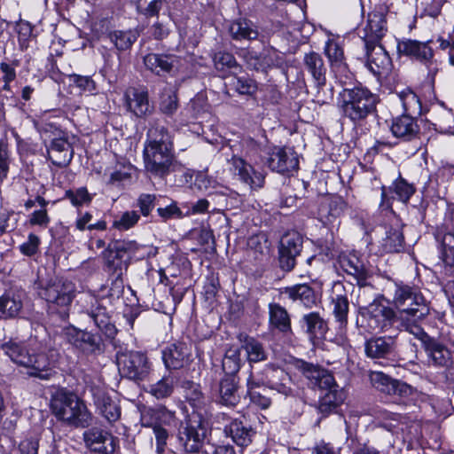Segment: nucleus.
Returning <instances> with one entry per match:
<instances>
[{
	"label": "nucleus",
	"instance_id": "nucleus-36",
	"mask_svg": "<svg viewBox=\"0 0 454 454\" xmlns=\"http://www.w3.org/2000/svg\"><path fill=\"white\" fill-rule=\"evenodd\" d=\"M375 419L379 427L385 428L392 434H398L404 430L399 414L386 410H379L375 413Z\"/></svg>",
	"mask_w": 454,
	"mask_h": 454
},
{
	"label": "nucleus",
	"instance_id": "nucleus-49",
	"mask_svg": "<svg viewBox=\"0 0 454 454\" xmlns=\"http://www.w3.org/2000/svg\"><path fill=\"white\" fill-rule=\"evenodd\" d=\"M439 253L446 266L454 267V233L446 232L442 235Z\"/></svg>",
	"mask_w": 454,
	"mask_h": 454
},
{
	"label": "nucleus",
	"instance_id": "nucleus-21",
	"mask_svg": "<svg viewBox=\"0 0 454 454\" xmlns=\"http://www.w3.org/2000/svg\"><path fill=\"white\" fill-rule=\"evenodd\" d=\"M247 66L257 71H266L268 68L278 66L282 59L275 49H264L262 52L257 54L253 51H248L244 55Z\"/></svg>",
	"mask_w": 454,
	"mask_h": 454
},
{
	"label": "nucleus",
	"instance_id": "nucleus-7",
	"mask_svg": "<svg viewBox=\"0 0 454 454\" xmlns=\"http://www.w3.org/2000/svg\"><path fill=\"white\" fill-rule=\"evenodd\" d=\"M74 292L75 286L73 282L62 278H55L40 286L38 295L52 309H59L61 317H67Z\"/></svg>",
	"mask_w": 454,
	"mask_h": 454
},
{
	"label": "nucleus",
	"instance_id": "nucleus-16",
	"mask_svg": "<svg viewBox=\"0 0 454 454\" xmlns=\"http://www.w3.org/2000/svg\"><path fill=\"white\" fill-rule=\"evenodd\" d=\"M83 438L88 448L102 454L114 453L117 444V440L111 434L96 427L85 431Z\"/></svg>",
	"mask_w": 454,
	"mask_h": 454
},
{
	"label": "nucleus",
	"instance_id": "nucleus-58",
	"mask_svg": "<svg viewBox=\"0 0 454 454\" xmlns=\"http://www.w3.org/2000/svg\"><path fill=\"white\" fill-rule=\"evenodd\" d=\"M234 75L233 85L236 90L242 95H252L257 90L256 82L247 76H237Z\"/></svg>",
	"mask_w": 454,
	"mask_h": 454
},
{
	"label": "nucleus",
	"instance_id": "nucleus-47",
	"mask_svg": "<svg viewBox=\"0 0 454 454\" xmlns=\"http://www.w3.org/2000/svg\"><path fill=\"white\" fill-rule=\"evenodd\" d=\"M240 350L237 347L229 348L223 359V370L225 375L235 376L240 369Z\"/></svg>",
	"mask_w": 454,
	"mask_h": 454
},
{
	"label": "nucleus",
	"instance_id": "nucleus-24",
	"mask_svg": "<svg viewBox=\"0 0 454 454\" xmlns=\"http://www.w3.org/2000/svg\"><path fill=\"white\" fill-rule=\"evenodd\" d=\"M331 300L335 320L339 323L340 328H343L348 323L349 302L341 283H335L333 285Z\"/></svg>",
	"mask_w": 454,
	"mask_h": 454
},
{
	"label": "nucleus",
	"instance_id": "nucleus-3",
	"mask_svg": "<svg viewBox=\"0 0 454 454\" xmlns=\"http://www.w3.org/2000/svg\"><path fill=\"white\" fill-rule=\"evenodd\" d=\"M377 100V96L364 87L345 88L339 93L338 107L342 116L356 123L375 110Z\"/></svg>",
	"mask_w": 454,
	"mask_h": 454
},
{
	"label": "nucleus",
	"instance_id": "nucleus-26",
	"mask_svg": "<svg viewBox=\"0 0 454 454\" xmlns=\"http://www.w3.org/2000/svg\"><path fill=\"white\" fill-rule=\"evenodd\" d=\"M367 66L372 74L382 75L391 70L392 62L386 50L381 45H375L367 51Z\"/></svg>",
	"mask_w": 454,
	"mask_h": 454
},
{
	"label": "nucleus",
	"instance_id": "nucleus-2",
	"mask_svg": "<svg viewBox=\"0 0 454 454\" xmlns=\"http://www.w3.org/2000/svg\"><path fill=\"white\" fill-rule=\"evenodd\" d=\"M293 365L302 373L312 387H317L325 393L320 396L318 411L324 416L333 412L345 400V393L335 382L333 376L313 364L294 359Z\"/></svg>",
	"mask_w": 454,
	"mask_h": 454
},
{
	"label": "nucleus",
	"instance_id": "nucleus-64",
	"mask_svg": "<svg viewBox=\"0 0 454 454\" xmlns=\"http://www.w3.org/2000/svg\"><path fill=\"white\" fill-rule=\"evenodd\" d=\"M145 427H151L153 431V434L156 440V451L160 454L163 453L167 445V440L168 438V430L161 426H145Z\"/></svg>",
	"mask_w": 454,
	"mask_h": 454
},
{
	"label": "nucleus",
	"instance_id": "nucleus-10",
	"mask_svg": "<svg viewBox=\"0 0 454 454\" xmlns=\"http://www.w3.org/2000/svg\"><path fill=\"white\" fill-rule=\"evenodd\" d=\"M368 326L375 332H387L398 328L399 321L393 309L383 299H375L367 307Z\"/></svg>",
	"mask_w": 454,
	"mask_h": 454
},
{
	"label": "nucleus",
	"instance_id": "nucleus-44",
	"mask_svg": "<svg viewBox=\"0 0 454 454\" xmlns=\"http://www.w3.org/2000/svg\"><path fill=\"white\" fill-rule=\"evenodd\" d=\"M240 341L242 342L241 348L246 351L249 363H257L266 359L265 350L258 340L249 336L243 338L240 336Z\"/></svg>",
	"mask_w": 454,
	"mask_h": 454
},
{
	"label": "nucleus",
	"instance_id": "nucleus-40",
	"mask_svg": "<svg viewBox=\"0 0 454 454\" xmlns=\"http://www.w3.org/2000/svg\"><path fill=\"white\" fill-rule=\"evenodd\" d=\"M285 294L294 301H300L305 307H311L316 302V296L313 289L306 285H295L285 289Z\"/></svg>",
	"mask_w": 454,
	"mask_h": 454
},
{
	"label": "nucleus",
	"instance_id": "nucleus-55",
	"mask_svg": "<svg viewBox=\"0 0 454 454\" xmlns=\"http://www.w3.org/2000/svg\"><path fill=\"white\" fill-rule=\"evenodd\" d=\"M139 218L140 215L137 212L126 211L114 221L113 227L121 231H128L137 223Z\"/></svg>",
	"mask_w": 454,
	"mask_h": 454
},
{
	"label": "nucleus",
	"instance_id": "nucleus-51",
	"mask_svg": "<svg viewBox=\"0 0 454 454\" xmlns=\"http://www.w3.org/2000/svg\"><path fill=\"white\" fill-rule=\"evenodd\" d=\"M194 185L200 191L209 193L217 192L223 188L221 183L215 177L208 176L204 172L197 173L195 176Z\"/></svg>",
	"mask_w": 454,
	"mask_h": 454
},
{
	"label": "nucleus",
	"instance_id": "nucleus-62",
	"mask_svg": "<svg viewBox=\"0 0 454 454\" xmlns=\"http://www.w3.org/2000/svg\"><path fill=\"white\" fill-rule=\"evenodd\" d=\"M184 387H186L185 397L188 402L195 408L202 403L203 395L200 389V386L193 382H186Z\"/></svg>",
	"mask_w": 454,
	"mask_h": 454
},
{
	"label": "nucleus",
	"instance_id": "nucleus-38",
	"mask_svg": "<svg viewBox=\"0 0 454 454\" xmlns=\"http://www.w3.org/2000/svg\"><path fill=\"white\" fill-rule=\"evenodd\" d=\"M430 362L436 366H447L451 360L450 351L442 343L430 340L426 347Z\"/></svg>",
	"mask_w": 454,
	"mask_h": 454
},
{
	"label": "nucleus",
	"instance_id": "nucleus-60",
	"mask_svg": "<svg viewBox=\"0 0 454 454\" xmlns=\"http://www.w3.org/2000/svg\"><path fill=\"white\" fill-rule=\"evenodd\" d=\"M303 320L307 325V332L311 335L321 334L324 333L325 325L324 320L317 313L305 315Z\"/></svg>",
	"mask_w": 454,
	"mask_h": 454
},
{
	"label": "nucleus",
	"instance_id": "nucleus-25",
	"mask_svg": "<svg viewBox=\"0 0 454 454\" xmlns=\"http://www.w3.org/2000/svg\"><path fill=\"white\" fill-rule=\"evenodd\" d=\"M416 117L410 114H403L395 118L391 125L392 134L403 141H411L415 138L419 131Z\"/></svg>",
	"mask_w": 454,
	"mask_h": 454
},
{
	"label": "nucleus",
	"instance_id": "nucleus-37",
	"mask_svg": "<svg viewBox=\"0 0 454 454\" xmlns=\"http://www.w3.org/2000/svg\"><path fill=\"white\" fill-rule=\"evenodd\" d=\"M220 402L226 406H234L239 400L236 377L225 375L219 385Z\"/></svg>",
	"mask_w": 454,
	"mask_h": 454
},
{
	"label": "nucleus",
	"instance_id": "nucleus-35",
	"mask_svg": "<svg viewBox=\"0 0 454 454\" xmlns=\"http://www.w3.org/2000/svg\"><path fill=\"white\" fill-rule=\"evenodd\" d=\"M270 324L283 333H291L290 317L285 308L278 303L269 305Z\"/></svg>",
	"mask_w": 454,
	"mask_h": 454
},
{
	"label": "nucleus",
	"instance_id": "nucleus-6",
	"mask_svg": "<svg viewBox=\"0 0 454 454\" xmlns=\"http://www.w3.org/2000/svg\"><path fill=\"white\" fill-rule=\"evenodd\" d=\"M393 302L400 311V317L411 316L421 320L429 313V308L419 288L402 281L394 283Z\"/></svg>",
	"mask_w": 454,
	"mask_h": 454
},
{
	"label": "nucleus",
	"instance_id": "nucleus-61",
	"mask_svg": "<svg viewBox=\"0 0 454 454\" xmlns=\"http://www.w3.org/2000/svg\"><path fill=\"white\" fill-rule=\"evenodd\" d=\"M267 383L270 384L272 388H275L278 392L285 395L286 396L292 395L293 390L290 387H287L284 383H277L273 381L274 377H280L284 375V371L281 369L267 368Z\"/></svg>",
	"mask_w": 454,
	"mask_h": 454
},
{
	"label": "nucleus",
	"instance_id": "nucleus-50",
	"mask_svg": "<svg viewBox=\"0 0 454 454\" xmlns=\"http://www.w3.org/2000/svg\"><path fill=\"white\" fill-rule=\"evenodd\" d=\"M178 107V100L176 90L166 86L160 95V109L167 115H172Z\"/></svg>",
	"mask_w": 454,
	"mask_h": 454
},
{
	"label": "nucleus",
	"instance_id": "nucleus-45",
	"mask_svg": "<svg viewBox=\"0 0 454 454\" xmlns=\"http://www.w3.org/2000/svg\"><path fill=\"white\" fill-rule=\"evenodd\" d=\"M213 60L215 67L220 72H228L231 74L236 75L242 69L234 56L229 52L219 51L215 54Z\"/></svg>",
	"mask_w": 454,
	"mask_h": 454
},
{
	"label": "nucleus",
	"instance_id": "nucleus-41",
	"mask_svg": "<svg viewBox=\"0 0 454 454\" xmlns=\"http://www.w3.org/2000/svg\"><path fill=\"white\" fill-rule=\"evenodd\" d=\"M90 317L93 320L95 325L102 331L106 336L114 337L116 333L115 326L111 324L106 309L99 305L92 307L89 312Z\"/></svg>",
	"mask_w": 454,
	"mask_h": 454
},
{
	"label": "nucleus",
	"instance_id": "nucleus-19",
	"mask_svg": "<svg viewBox=\"0 0 454 454\" xmlns=\"http://www.w3.org/2000/svg\"><path fill=\"white\" fill-rule=\"evenodd\" d=\"M339 40V36L330 35L325 42L324 51L329 59L332 71L335 75L347 76L348 66L345 62L344 51Z\"/></svg>",
	"mask_w": 454,
	"mask_h": 454
},
{
	"label": "nucleus",
	"instance_id": "nucleus-23",
	"mask_svg": "<svg viewBox=\"0 0 454 454\" xmlns=\"http://www.w3.org/2000/svg\"><path fill=\"white\" fill-rule=\"evenodd\" d=\"M144 64L147 69L160 75L177 69L180 58L173 54L150 53L144 57Z\"/></svg>",
	"mask_w": 454,
	"mask_h": 454
},
{
	"label": "nucleus",
	"instance_id": "nucleus-28",
	"mask_svg": "<svg viewBox=\"0 0 454 454\" xmlns=\"http://www.w3.org/2000/svg\"><path fill=\"white\" fill-rule=\"evenodd\" d=\"M47 152L52 164L59 167L68 165L73 159V149L64 138L53 139Z\"/></svg>",
	"mask_w": 454,
	"mask_h": 454
},
{
	"label": "nucleus",
	"instance_id": "nucleus-54",
	"mask_svg": "<svg viewBox=\"0 0 454 454\" xmlns=\"http://www.w3.org/2000/svg\"><path fill=\"white\" fill-rule=\"evenodd\" d=\"M65 196L74 207L89 205L93 200V195L90 194L85 187L67 190L66 191Z\"/></svg>",
	"mask_w": 454,
	"mask_h": 454
},
{
	"label": "nucleus",
	"instance_id": "nucleus-1",
	"mask_svg": "<svg viewBox=\"0 0 454 454\" xmlns=\"http://www.w3.org/2000/svg\"><path fill=\"white\" fill-rule=\"evenodd\" d=\"M143 156L146 171L154 176L164 177L176 169L172 137L165 127L155 125L148 129Z\"/></svg>",
	"mask_w": 454,
	"mask_h": 454
},
{
	"label": "nucleus",
	"instance_id": "nucleus-34",
	"mask_svg": "<svg viewBox=\"0 0 454 454\" xmlns=\"http://www.w3.org/2000/svg\"><path fill=\"white\" fill-rule=\"evenodd\" d=\"M403 114L419 116L422 114V103L419 97L410 88L397 93Z\"/></svg>",
	"mask_w": 454,
	"mask_h": 454
},
{
	"label": "nucleus",
	"instance_id": "nucleus-11",
	"mask_svg": "<svg viewBox=\"0 0 454 454\" xmlns=\"http://www.w3.org/2000/svg\"><path fill=\"white\" fill-rule=\"evenodd\" d=\"M65 336L74 348L84 355H97L103 352V342L98 334L69 326L65 329Z\"/></svg>",
	"mask_w": 454,
	"mask_h": 454
},
{
	"label": "nucleus",
	"instance_id": "nucleus-4",
	"mask_svg": "<svg viewBox=\"0 0 454 454\" xmlns=\"http://www.w3.org/2000/svg\"><path fill=\"white\" fill-rule=\"evenodd\" d=\"M4 354L15 364L27 369V374L41 380H49L54 373V354H30L23 346L11 342L2 346Z\"/></svg>",
	"mask_w": 454,
	"mask_h": 454
},
{
	"label": "nucleus",
	"instance_id": "nucleus-56",
	"mask_svg": "<svg viewBox=\"0 0 454 454\" xmlns=\"http://www.w3.org/2000/svg\"><path fill=\"white\" fill-rule=\"evenodd\" d=\"M207 105L203 97H196L188 104L185 110L182 113L185 117L197 119L202 113L206 112Z\"/></svg>",
	"mask_w": 454,
	"mask_h": 454
},
{
	"label": "nucleus",
	"instance_id": "nucleus-52",
	"mask_svg": "<svg viewBox=\"0 0 454 454\" xmlns=\"http://www.w3.org/2000/svg\"><path fill=\"white\" fill-rule=\"evenodd\" d=\"M389 190L393 191V199H396L403 203H406L415 192L413 185L403 178L394 182Z\"/></svg>",
	"mask_w": 454,
	"mask_h": 454
},
{
	"label": "nucleus",
	"instance_id": "nucleus-63",
	"mask_svg": "<svg viewBox=\"0 0 454 454\" xmlns=\"http://www.w3.org/2000/svg\"><path fill=\"white\" fill-rule=\"evenodd\" d=\"M51 222L50 216L46 208H40L32 212L28 218V224L30 226H38L41 229L48 227Z\"/></svg>",
	"mask_w": 454,
	"mask_h": 454
},
{
	"label": "nucleus",
	"instance_id": "nucleus-18",
	"mask_svg": "<svg viewBox=\"0 0 454 454\" xmlns=\"http://www.w3.org/2000/svg\"><path fill=\"white\" fill-rule=\"evenodd\" d=\"M128 110L137 117H144L152 114L153 106L150 105L148 92L142 88H129L124 94Z\"/></svg>",
	"mask_w": 454,
	"mask_h": 454
},
{
	"label": "nucleus",
	"instance_id": "nucleus-8",
	"mask_svg": "<svg viewBox=\"0 0 454 454\" xmlns=\"http://www.w3.org/2000/svg\"><path fill=\"white\" fill-rule=\"evenodd\" d=\"M210 428L200 414H192L178 429V441L185 451L197 453L207 439Z\"/></svg>",
	"mask_w": 454,
	"mask_h": 454
},
{
	"label": "nucleus",
	"instance_id": "nucleus-22",
	"mask_svg": "<svg viewBox=\"0 0 454 454\" xmlns=\"http://www.w3.org/2000/svg\"><path fill=\"white\" fill-rule=\"evenodd\" d=\"M364 349L366 356L370 358H387L395 353V337L392 335L372 337L366 340Z\"/></svg>",
	"mask_w": 454,
	"mask_h": 454
},
{
	"label": "nucleus",
	"instance_id": "nucleus-31",
	"mask_svg": "<svg viewBox=\"0 0 454 454\" xmlns=\"http://www.w3.org/2000/svg\"><path fill=\"white\" fill-rule=\"evenodd\" d=\"M24 292L17 287L11 288L2 295V317H14L22 308Z\"/></svg>",
	"mask_w": 454,
	"mask_h": 454
},
{
	"label": "nucleus",
	"instance_id": "nucleus-29",
	"mask_svg": "<svg viewBox=\"0 0 454 454\" xmlns=\"http://www.w3.org/2000/svg\"><path fill=\"white\" fill-rule=\"evenodd\" d=\"M142 426H171L176 424L175 413L166 408H148L141 413Z\"/></svg>",
	"mask_w": 454,
	"mask_h": 454
},
{
	"label": "nucleus",
	"instance_id": "nucleus-27",
	"mask_svg": "<svg viewBox=\"0 0 454 454\" xmlns=\"http://www.w3.org/2000/svg\"><path fill=\"white\" fill-rule=\"evenodd\" d=\"M189 352L184 343L171 344L162 352V360L168 370H178L188 362Z\"/></svg>",
	"mask_w": 454,
	"mask_h": 454
},
{
	"label": "nucleus",
	"instance_id": "nucleus-13",
	"mask_svg": "<svg viewBox=\"0 0 454 454\" xmlns=\"http://www.w3.org/2000/svg\"><path fill=\"white\" fill-rule=\"evenodd\" d=\"M268 154V166L272 171L289 174L298 168V156L292 148L274 146Z\"/></svg>",
	"mask_w": 454,
	"mask_h": 454
},
{
	"label": "nucleus",
	"instance_id": "nucleus-46",
	"mask_svg": "<svg viewBox=\"0 0 454 454\" xmlns=\"http://www.w3.org/2000/svg\"><path fill=\"white\" fill-rule=\"evenodd\" d=\"M346 204L340 199L332 200L327 207L319 209L321 221L325 224H333L344 212Z\"/></svg>",
	"mask_w": 454,
	"mask_h": 454
},
{
	"label": "nucleus",
	"instance_id": "nucleus-14",
	"mask_svg": "<svg viewBox=\"0 0 454 454\" xmlns=\"http://www.w3.org/2000/svg\"><path fill=\"white\" fill-rule=\"evenodd\" d=\"M230 171L239 179L250 186L251 189H259L263 186L264 176L239 156H232L229 160Z\"/></svg>",
	"mask_w": 454,
	"mask_h": 454
},
{
	"label": "nucleus",
	"instance_id": "nucleus-30",
	"mask_svg": "<svg viewBox=\"0 0 454 454\" xmlns=\"http://www.w3.org/2000/svg\"><path fill=\"white\" fill-rule=\"evenodd\" d=\"M400 53L413 57L420 61H429L433 58V50L427 43L405 40L398 43Z\"/></svg>",
	"mask_w": 454,
	"mask_h": 454
},
{
	"label": "nucleus",
	"instance_id": "nucleus-57",
	"mask_svg": "<svg viewBox=\"0 0 454 454\" xmlns=\"http://www.w3.org/2000/svg\"><path fill=\"white\" fill-rule=\"evenodd\" d=\"M301 249V239L297 234L285 236L280 243L279 250L282 253L298 255Z\"/></svg>",
	"mask_w": 454,
	"mask_h": 454
},
{
	"label": "nucleus",
	"instance_id": "nucleus-20",
	"mask_svg": "<svg viewBox=\"0 0 454 454\" xmlns=\"http://www.w3.org/2000/svg\"><path fill=\"white\" fill-rule=\"evenodd\" d=\"M340 267L349 275L353 276L361 286L366 285L370 272L364 261L356 253L343 254L340 256Z\"/></svg>",
	"mask_w": 454,
	"mask_h": 454
},
{
	"label": "nucleus",
	"instance_id": "nucleus-42",
	"mask_svg": "<svg viewBox=\"0 0 454 454\" xmlns=\"http://www.w3.org/2000/svg\"><path fill=\"white\" fill-rule=\"evenodd\" d=\"M231 35L235 40H254L258 36L254 25L245 19L233 21L229 27Z\"/></svg>",
	"mask_w": 454,
	"mask_h": 454
},
{
	"label": "nucleus",
	"instance_id": "nucleus-5",
	"mask_svg": "<svg viewBox=\"0 0 454 454\" xmlns=\"http://www.w3.org/2000/svg\"><path fill=\"white\" fill-rule=\"evenodd\" d=\"M51 409L57 419L68 426L84 428L91 424V413L73 393L63 390L57 392L51 400Z\"/></svg>",
	"mask_w": 454,
	"mask_h": 454
},
{
	"label": "nucleus",
	"instance_id": "nucleus-33",
	"mask_svg": "<svg viewBox=\"0 0 454 454\" xmlns=\"http://www.w3.org/2000/svg\"><path fill=\"white\" fill-rule=\"evenodd\" d=\"M386 31L387 26L384 14L378 12H370L364 27L365 37L372 42L377 41L384 36Z\"/></svg>",
	"mask_w": 454,
	"mask_h": 454
},
{
	"label": "nucleus",
	"instance_id": "nucleus-43",
	"mask_svg": "<svg viewBox=\"0 0 454 454\" xmlns=\"http://www.w3.org/2000/svg\"><path fill=\"white\" fill-rule=\"evenodd\" d=\"M176 377L169 372L149 387V393L157 399L170 396L174 391Z\"/></svg>",
	"mask_w": 454,
	"mask_h": 454
},
{
	"label": "nucleus",
	"instance_id": "nucleus-9",
	"mask_svg": "<svg viewBox=\"0 0 454 454\" xmlns=\"http://www.w3.org/2000/svg\"><path fill=\"white\" fill-rule=\"evenodd\" d=\"M117 360L121 373L135 381L145 380L152 371V363L145 353L140 351L122 353L118 356Z\"/></svg>",
	"mask_w": 454,
	"mask_h": 454
},
{
	"label": "nucleus",
	"instance_id": "nucleus-32",
	"mask_svg": "<svg viewBox=\"0 0 454 454\" xmlns=\"http://www.w3.org/2000/svg\"><path fill=\"white\" fill-rule=\"evenodd\" d=\"M108 271H112L117 278L126 270L129 262V255L122 254L114 246L103 253Z\"/></svg>",
	"mask_w": 454,
	"mask_h": 454
},
{
	"label": "nucleus",
	"instance_id": "nucleus-48",
	"mask_svg": "<svg viewBox=\"0 0 454 454\" xmlns=\"http://www.w3.org/2000/svg\"><path fill=\"white\" fill-rule=\"evenodd\" d=\"M264 380H255L253 375H250L247 380V388L250 400L253 403L262 409H267L270 407L271 402L270 399L263 395L262 393L256 390L261 385L265 384Z\"/></svg>",
	"mask_w": 454,
	"mask_h": 454
},
{
	"label": "nucleus",
	"instance_id": "nucleus-17",
	"mask_svg": "<svg viewBox=\"0 0 454 454\" xmlns=\"http://www.w3.org/2000/svg\"><path fill=\"white\" fill-rule=\"evenodd\" d=\"M90 391L99 413L110 423L117 421L121 417V407L118 403L100 387H92Z\"/></svg>",
	"mask_w": 454,
	"mask_h": 454
},
{
	"label": "nucleus",
	"instance_id": "nucleus-39",
	"mask_svg": "<svg viewBox=\"0 0 454 454\" xmlns=\"http://www.w3.org/2000/svg\"><path fill=\"white\" fill-rule=\"evenodd\" d=\"M226 436L239 446H247L251 442V430L246 427L241 421L237 419L226 425L223 430Z\"/></svg>",
	"mask_w": 454,
	"mask_h": 454
},
{
	"label": "nucleus",
	"instance_id": "nucleus-12",
	"mask_svg": "<svg viewBox=\"0 0 454 454\" xmlns=\"http://www.w3.org/2000/svg\"><path fill=\"white\" fill-rule=\"evenodd\" d=\"M305 70L311 75L315 85L317 89L316 94L317 101L319 104H325L329 99L333 98V91L330 90L329 95H321V89L325 86L326 82V67L320 54L311 51L305 54L303 58Z\"/></svg>",
	"mask_w": 454,
	"mask_h": 454
},
{
	"label": "nucleus",
	"instance_id": "nucleus-59",
	"mask_svg": "<svg viewBox=\"0 0 454 454\" xmlns=\"http://www.w3.org/2000/svg\"><path fill=\"white\" fill-rule=\"evenodd\" d=\"M70 84L75 85L82 92L93 93L96 90V84L90 76H83L76 74L68 75Z\"/></svg>",
	"mask_w": 454,
	"mask_h": 454
},
{
	"label": "nucleus",
	"instance_id": "nucleus-53",
	"mask_svg": "<svg viewBox=\"0 0 454 454\" xmlns=\"http://www.w3.org/2000/svg\"><path fill=\"white\" fill-rule=\"evenodd\" d=\"M110 40L119 51L131 47L137 40V35L131 31H114L109 35Z\"/></svg>",
	"mask_w": 454,
	"mask_h": 454
},
{
	"label": "nucleus",
	"instance_id": "nucleus-15",
	"mask_svg": "<svg viewBox=\"0 0 454 454\" xmlns=\"http://www.w3.org/2000/svg\"><path fill=\"white\" fill-rule=\"evenodd\" d=\"M369 379L372 386L376 390L388 395H396L399 396H406L409 395L412 390L411 387L408 384L394 380L381 372H371Z\"/></svg>",
	"mask_w": 454,
	"mask_h": 454
}]
</instances>
